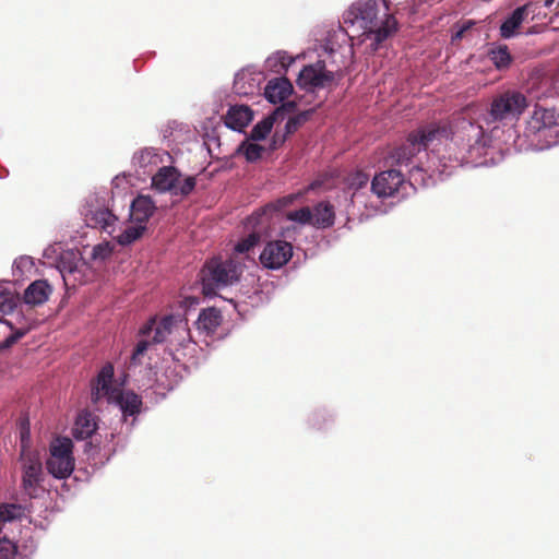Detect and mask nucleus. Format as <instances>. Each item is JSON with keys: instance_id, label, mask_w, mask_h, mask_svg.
<instances>
[{"instance_id": "nucleus-42", "label": "nucleus", "mask_w": 559, "mask_h": 559, "mask_svg": "<svg viewBox=\"0 0 559 559\" xmlns=\"http://www.w3.org/2000/svg\"><path fill=\"white\" fill-rule=\"evenodd\" d=\"M277 58L282 68L284 69H287L294 62V59L287 56L285 52H277Z\"/></svg>"}, {"instance_id": "nucleus-13", "label": "nucleus", "mask_w": 559, "mask_h": 559, "mask_svg": "<svg viewBox=\"0 0 559 559\" xmlns=\"http://www.w3.org/2000/svg\"><path fill=\"white\" fill-rule=\"evenodd\" d=\"M419 150H426L433 141L449 139L448 124L428 123L409 133Z\"/></svg>"}, {"instance_id": "nucleus-22", "label": "nucleus", "mask_w": 559, "mask_h": 559, "mask_svg": "<svg viewBox=\"0 0 559 559\" xmlns=\"http://www.w3.org/2000/svg\"><path fill=\"white\" fill-rule=\"evenodd\" d=\"M41 476V464L37 459L28 457L23 464L22 484L29 496H33Z\"/></svg>"}, {"instance_id": "nucleus-14", "label": "nucleus", "mask_w": 559, "mask_h": 559, "mask_svg": "<svg viewBox=\"0 0 559 559\" xmlns=\"http://www.w3.org/2000/svg\"><path fill=\"white\" fill-rule=\"evenodd\" d=\"M419 152V146L412 141V138L408 135L403 144L390 152L385 157L384 163L391 168L408 166Z\"/></svg>"}, {"instance_id": "nucleus-43", "label": "nucleus", "mask_w": 559, "mask_h": 559, "mask_svg": "<svg viewBox=\"0 0 559 559\" xmlns=\"http://www.w3.org/2000/svg\"><path fill=\"white\" fill-rule=\"evenodd\" d=\"M556 0H544L543 5L550 9L555 4Z\"/></svg>"}, {"instance_id": "nucleus-4", "label": "nucleus", "mask_w": 559, "mask_h": 559, "mask_svg": "<svg viewBox=\"0 0 559 559\" xmlns=\"http://www.w3.org/2000/svg\"><path fill=\"white\" fill-rule=\"evenodd\" d=\"M242 266L235 259H211L201 271L202 292L205 296L216 294L217 288L226 287L238 282Z\"/></svg>"}, {"instance_id": "nucleus-32", "label": "nucleus", "mask_w": 559, "mask_h": 559, "mask_svg": "<svg viewBox=\"0 0 559 559\" xmlns=\"http://www.w3.org/2000/svg\"><path fill=\"white\" fill-rule=\"evenodd\" d=\"M288 221L297 222L300 224L312 225V211L308 206H304L297 211H292L286 214Z\"/></svg>"}, {"instance_id": "nucleus-36", "label": "nucleus", "mask_w": 559, "mask_h": 559, "mask_svg": "<svg viewBox=\"0 0 559 559\" xmlns=\"http://www.w3.org/2000/svg\"><path fill=\"white\" fill-rule=\"evenodd\" d=\"M309 114V111H304L295 117L289 118L285 126L286 132H295L302 123H305L308 120Z\"/></svg>"}, {"instance_id": "nucleus-39", "label": "nucleus", "mask_w": 559, "mask_h": 559, "mask_svg": "<svg viewBox=\"0 0 559 559\" xmlns=\"http://www.w3.org/2000/svg\"><path fill=\"white\" fill-rule=\"evenodd\" d=\"M150 346V342L148 341H145V340H141L138 342L133 353H132V356H131V361L132 362H140V357L143 356L145 354V352L147 350Z\"/></svg>"}, {"instance_id": "nucleus-5", "label": "nucleus", "mask_w": 559, "mask_h": 559, "mask_svg": "<svg viewBox=\"0 0 559 559\" xmlns=\"http://www.w3.org/2000/svg\"><path fill=\"white\" fill-rule=\"evenodd\" d=\"M295 194L285 195L280 198L275 202L266 204L264 207L255 211L252 215L247 218V225L253 228H259L250 233L247 237L242 238L235 246V252L239 254H246L250 252L261 239V230L263 225L270 224L272 213L281 212L285 207L289 206L296 200Z\"/></svg>"}, {"instance_id": "nucleus-1", "label": "nucleus", "mask_w": 559, "mask_h": 559, "mask_svg": "<svg viewBox=\"0 0 559 559\" xmlns=\"http://www.w3.org/2000/svg\"><path fill=\"white\" fill-rule=\"evenodd\" d=\"M359 23L372 39L371 47L377 50L380 45L399 31V23L391 12L389 0H359L346 12L345 23Z\"/></svg>"}, {"instance_id": "nucleus-41", "label": "nucleus", "mask_w": 559, "mask_h": 559, "mask_svg": "<svg viewBox=\"0 0 559 559\" xmlns=\"http://www.w3.org/2000/svg\"><path fill=\"white\" fill-rule=\"evenodd\" d=\"M59 269H60V273L63 277L64 283L68 284L67 274L73 273L75 271L76 266L71 263L66 264L63 261H61Z\"/></svg>"}, {"instance_id": "nucleus-2", "label": "nucleus", "mask_w": 559, "mask_h": 559, "mask_svg": "<svg viewBox=\"0 0 559 559\" xmlns=\"http://www.w3.org/2000/svg\"><path fill=\"white\" fill-rule=\"evenodd\" d=\"M448 130L449 139L462 152V160L474 163L485 155L489 140L476 121L460 114L448 123Z\"/></svg>"}, {"instance_id": "nucleus-25", "label": "nucleus", "mask_w": 559, "mask_h": 559, "mask_svg": "<svg viewBox=\"0 0 559 559\" xmlns=\"http://www.w3.org/2000/svg\"><path fill=\"white\" fill-rule=\"evenodd\" d=\"M488 56L496 68L499 70L507 69L512 61V57L506 45L491 49Z\"/></svg>"}, {"instance_id": "nucleus-21", "label": "nucleus", "mask_w": 559, "mask_h": 559, "mask_svg": "<svg viewBox=\"0 0 559 559\" xmlns=\"http://www.w3.org/2000/svg\"><path fill=\"white\" fill-rule=\"evenodd\" d=\"M181 175L177 168L173 166H164L153 176V186L162 192H173L179 182Z\"/></svg>"}, {"instance_id": "nucleus-35", "label": "nucleus", "mask_w": 559, "mask_h": 559, "mask_svg": "<svg viewBox=\"0 0 559 559\" xmlns=\"http://www.w3.org/2000/svg\"><path fill=\"white\" fill-rule=\"evenodd\" d=\"M347 181L350 188L358 190L367 185L369 176L362 170H356L348 176Z\"/></svg>"}, {"instance_id": "nucleus-16", "label": "nucleus", "mask_w": 559, "mask_h": 559, "mask_svg": "<svg viewBox=\"0 0 559 559\" xmlns=\"http://www.w3.org/2000/svg\"><path fill=\"white\" fill-rule=\"evenodd\" d=\"M223 322L222 311L215 307L203 309L195 322L197 329L204 335H213Z\"/></svg>"}, {"instance_id": "nucleus-3", "label": "nucleus", "mask_w": 559, "mask_h": 559, "mask_svg": "<svg viewBox=\"0 0 559 559\" xmlns=\"http://www.w3.org/2000/svg\"><path fill=\"white\" fill-rule=\"evenodd\" d=\"M114 367L111 364L103 366L96 379L91 384V400L94 404L106 397L108 401L117 400L123 415L134 416L140 413L141 397L133 392L121 393L111 385Z\"/></svg>"}, {"instance_id": "nucleus-28", "label": "nucleus", "mask_w": 559, "mask_h": 559, "mask_svg": "<svg viewBox=\"0 0 559 559\" xmlns=\"http://www.w3.org/2000/svg\"><path fill=\"white\" fill-rule=\"evenodd\" d=\"M264 151V146L250 142L249 140L243 141L238 148V152L242 153L250 163L260 159Z\"/></svg>"}, {"instance_id": "nucleus-23", "label": "nucleus", "mask_w": 559, "mask_h": 559, "mask_svg": "<svg viewBox=\"0 0 559 559\" xmlns=\"http://www.w3.org/2000/svg\"><path fill=\"white\" fill-rule=\"evenodd\" d=\"M312 211V226L329 228L335 221L334 206L330 202L318 203Z\"/></svg>"}, {"instance_id": "nucleus-47", "label": "nucleus", "mask_w": 559, "mask_h": 559, "mask_svg": "<svg viewBox=\"0 0 559 559\" xmlns=\"http://www.w3.org/2000/svg\"><path fill=\"white\" fill-rule=\"evenodd\" d=\"M286 106H288V107H292V108H293V107H295V103H294V102H289V103H287V104H286Z\"/></svg>"}, {"instance_id": "nucleus-34", "label": "nucleus", "mask_w": 559, "mask_h": 559, "mask_svg": "<svg viewBox=\"0 0 559 559\" xmlns=\"http://www.w3.org/2000/svg\"><path fill=\"white\" fill-rule=\"evenodd\" d=\"M95 221L104 230H108L116 223L117 217L108 210H100L95 213Z\"/></svg>"}, {"instance_id": "nucleus-44", "label": "nucleus", "mask_w": 559, "mask_h": 559, "mask_svg": "<svg viewBox=\"0 0 559 559\" xmlns=\"http://www.w3.org/2000/svg\"><path fill=\"white\" fill-rule=\"evenodd\" d=\"M464 35V29H459L454 35H453V39H461Z\"/></svg>"}, {"instance_id": "nucleus-24", "label": "nucleus", "mask_w": 559, "mask_h": 559, "mask_svg": "<svg viewBox=\"0 0 559 559\" xmlns=\"http://www.w3.org/2000/svg\"><path fill=\"white\" fill-rule=\"evenodd\" d=\"M97 425L90 413H82L78 416L74 427L73 437L78 440H85L90 438L96 430Z\"/></svg>"}, {"instance_id": "nucleus-40", "label": "nucleus", "mask_w": 559, "mask_h": 559, "mask_svg": "<svg viewBox=\"0 0 559 559\" xmlns=\"http://www.w3.org/2000/svg\"><path fill=\"white\" fill-rule=\"evenodd\" d=\"M24 335H25V332L22 331V330H19L16 332L12 333L11 335H9L8 337L4 338V341L1 344V348H9V347H11L13 344H15Z\"/></svg>"}, {"instance_id": "nucleus-37", "label": "nucleus", "mask_w": 559, "mask_h": 559, "mask_svg": "<svg viewBox=\"0 0 559 559\" xmlns=\"http://www.w3.org/2000/svg\"><path fill=\"white\" fill-rule=\"evenodd\" d=\"M20 509L16 504H0V521L8 522L14 520L19 515Z\"/></svg>"}, {"instance_id": "nucleus-8", "label": "nucleus", "mask_w": 559, "mask_h": 559, "mask_svg": "<svg viewBox=\"0 0 559 559\" xmlns=\"http://www.w3.org/2000/svg\"><path fill=\"white\" fill-rule=\"evenodd\" d=\"M334 80V73L326 70L324 61L320 60L304 67L298 75L297 84L300 88L314 91L332 86Z\"/></svg>"}, {"instance_id": "nucleus-11", "label": "nucleus", "mask_w": 559, "mask_h": 559, "mask_svg": "<svg viewBox=\"0 0 559 559\" xmlns=\"http://www.w3.org/2000/svg\"><path fill=\"white\" fill-rule=\"evenodd\" d=\"M405 185L404 175L401 170L390 168L377 174L371 181V191L379 199L394 197Z\"/></svg>"}, {"instance_id": "nucleus-46", "label": "nucleus", "mask_w": 559, "mask_h": 559, "mask_svg": "<svg viewBox=\"0 0 559 559\" xmlns=\"http://www.w3.org/2000/svg\"><path fill=\"white\" fill-rule=\"evenodd\" d=\"M473 24H474L473 22L468 21V22H466V23L461 27V29H464V33H465L467 29H469V27H471Z\"/></svg>"}, {"instance_id": "nucleus-9", "label": "nucleus", "mask_w": 559, "mask_h": 559, "mask_svg": "<svg viewBox=\"0 0 559 559\" xmlns=\"http://www.w3.org/2000/svg\"><path fill=\"white\" fill-rule=\"evenodd\" d=\"M154 331L153 343L159 344L167 341L168 336L186 334L190 336V331L186 323L177 322L174 317L168 316L163 318L158 323L155 319L146 322L141 329V335H148Z\"/></svg>"}, {"instance_id": "nucleus-6", "label": "nucleus", "mask_w": 559, "mask_h": 559, "mask_svg": "<svg viewBox=\"0 0 559 559\" xmlns=\"http://www.w3.org/2000/svg\"><path fill=\"white\" fill-rule=\"evenodd\" d=\"M527 106V98L524 94L518 91H504L492 97L488 111V121L506 122L518 120Z\"/></svg>"}, {"instance_id": "nucleus-29", "label": "nucleus", "mask_w": 559, "mask_h": 559, "mask_svg": "<svg viewBox=\"0 0 559 559\" xmlns=\"http://www.w3.org/2000/svg\"><path fill=\"white\" fill-rule=\"evenodd\" d=\"M275 119L272 116H269L258 122L251 130L250 140L260 141L264 140L267 134L271 132Z\"/></svg>"}, {"instance_id": "nucleus-17", "label": "nucleus", "mask_w": 559, "mask_h": 559, "mask_svg": "<svg viewBox=\"0 0 559 559\" xmlns=\"http://www.w3.org/2000/svg\"><path fill=\"white\" fill-rule=\"evenodd\" d=\"M156 210L155 203L148 195H138L131 204V221L139 225H145Z\"/></svg>"}, {"instance_id": "nucleus-27", "label": "nucleus", "mask_w": 559, "mask_h": 559, "mask_svg": "<svg viewBox=\"0 0 559 559\" xmlns=\"http://www.w3.org/2000/svg\"><path fill=\"white\" fill-rule=\"evenodd\" d=\"M20 301L19 296L9 288L0 290V312L8 314L13 312Z\"/></svg>"}, {"instance_id": "nucleus-12", "label": "nucleus", "mask_w": 559, "mask_h": 559, "mask_svg": "<svg viewBox=\"0 0 559 559\" xmlns=\"http://www.w3.org/2000/svg\"><path fill=\"white\" fill-rule=\"evenodd\" d=\"M293 257V246L285 240L269 241L259 259L261 264L269 270L283 267Z\"/></svg>"}, {"instance_id": "nucleus-45", "label": "nucleus", "mask_w": 559, "mask_h": 559, "mask_svg": "<svg viewBox=\"0 0 559 559\" xmlns=\"http://www.w3.org/2000/svg\"><path fill=\"white\" fill-rule=\"evenodd\" d=\"M464 35V29H459L454 35H453V39H461Z\"/></svg>"}, {"instance_id": "nucleus-30", "label": "nucleus", "mask_w": 559, "mask_h": 559, "mask_svg": "<svg viewBox=\"0 0 559 559\" xmlns=\"http://www.w3.org/2000/svg\"><path fill=\"white\" fill-rule=\"evenodd\" d=\"M19 433L21 440V457H25V453L29 448L31 429L28 418H21L19 421Z\"/></svg>"}, {"instance_id": "nucleus-38", "label": "nucleus", "mask_w": 559, "mask_h": 559, "mask_svg": "<svg viewBox=\"0 0 559 559\" xmlns=\"http://www.w3.org/2000/svg\"><path fill=\"white\" fill-rule=\"evenodd\" d=\"M111 254V249L108 243H99L93 248L92 257L94 259L105 260Z\"/></svg>"}, {"instance_id": "nucleus-18", "label": "nucleus", "mask_w": 559, "mask_h": 559, "mask_svg": "<svg viewBox=\"0 0 559 559\" xmlns=\"http://www.w3.org/2000/svg\"><path fill=\"white\" fill-rule=\"evenodd\" d=\"M530 12H534L533 3L527 2L526 4L516 8L511 15L501 24L500 35L503 38H511L514 36L516 29L521 26L525 17Z\"/></svg>"}, {"instance_id": "nucleus-10", "label": "nucleus", "mask_w": 559, "mask_h": 559, "mask_svg": "<svg viewBox=\"0 0 559 559\" xmlns=\"http://www.w3.org/2000/svg\"><path fill=\"white\" fill-rule=\"evenodd\" d=\"M559 114L554 108L536 105L525 126L526 136L545 135L558 126Z\"/></svg>"}, {"instance_id": "nucleus-26", "label": "nucleus", "mask_w": 559, "mask_h": 559, "mask_svg": "<svg viewBox=\"0 0 559 559\" xmlns=\"http://www.w3.org/2000/svg\"><path fill=\"white\" fill-rule=\"evenodd\" d=\"M146 230V225L128 226L118 237L117 241L121 246H129L140 239Z\"/></svg>"}, {"instance_id": "nucleus-33", "label": "nucleus", "mask_w": 559, "mask_h": 559, "mask_svg": "<svg viewBox=\"0 0 559 559\" xmlns=\"http://www.w3.org/2000/svg\"><path fill=\"white\" fill-rule=\"evenodd\" d=\"M197 181L195 178L192 176H189L183 179L182 182H178L176 185V189L171 192L174 195H180V197H187L189 195L193 189L195 188Z\"/></svg>"}, {"instance_id": "nucleus-15", "label": "nucleus", "mask_w": 559, "mask_h": 559, "mask_svg": "<svg viewBox=\"0 0 559 559\" xmlns=\"http://www.w3.org/2000/svg\"><path fill=\"white\" fill-rule=\"evenodd\" d=\"M253 119V111L246 105L231 106L225 117V126L235 131H242Z\"/></svg>"}, {"instance_id": "nucleus-31", "label": "nucleus", "mask_w": 559, "mask_h": 559, "mask_svg": "<svg viewBox=\"0 0 559 559\" xmlns=\"http://www.w3.org/2000/svg\"><path fill=\"white\" fill-rule=\"evenodd\" d=\"M0 559H23L17 546L8 538L0 539Z\"/></svg>"}, {"instance_id": "nucleus-7", "label": "nucleus", "mask_w": 559, "mask_h": 559, "mask_svg": "<svg viewBox=\"0 0 559 559\" xmlns=\"http://www.w3.org/2000/svg\"><path fill=\"white\" fill-rule=\"evenodd\" d=\"M73 443L69 438H57L49 448V457L46 461V468L49 474L58 479L68 478L74 469V457L72 454Z\"/></svg>"}, {"instance_id": "nucleus-20", "label": "nucleus", "mask_w": 559, "mask_h": 559, "mask_svg": "<svg viewBox=\"0 0 559 559\" xmlns=\"http://www.w3.org/2000/svg\"><path fill=\"white\" fill-rule=\"evenodd\" d=\"M293 93V85L286 78H277L267 82L264 96L272 104L285 100Z\"/></svg>"}, {"instance_id": "nucleus-19", "label": "nucleus", "mask_w": 559, "mask_h": 559, "mask_svg": "<svg viewBox=\"0 0 559 559\" xmlns=\"http://www.w3.org/2000/svg\"><path fill=\"white\" fill-rule=\"evenodd\" d=\"M51 293L52 288L46 280H37L25 289L23 300L31 306L43 305L48 300Z\"/></svg>"}]
</instances>
